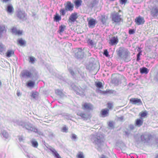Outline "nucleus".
<instances>
[{
    "label": "nucleus",
    "mask_w": 158,
    "mask_h": 158,
    "mask_svg": "<svg viewBox=\"0 0 158 158\" xmlns=\"http://www.w3.org/2000/svg\"><path fill=\"white\" fill-rule=\"evenodd\" d=\"M93 143L96 145L98 148V149L101 148L103 145L104 141L103 136L99 134H98L96 135L93 136L92 138Z\"/></svg>",
    "instance_id": "f257e3e1"
},
{
    "label": "nucleus",
    "mask_w": 158,
    "mask_h": 158,
    "mask_svg": "<svg viewBox=\"0 0 158 158\" xmlns=\"http://www.w3.org/2000/svg\"><path fill=\"white\" fill-rule=\"evenodd\" d=\"M18 124L21 126L23 128L27 130L28 132L37 131V129L35 126L28 122L20 121L19 122Z\"/></svg>",
    "instance_id": "f03ea898"
},
{
    "label": "nucleus",
    "mask_w": 158,
    "mask_h": 158,
    "mask_svg": "<svg viewBox=\"0 0 158 158\" xmlns=\"http://www.w3.org/2000/svg\"><path fill=\"white\" fill-rule=\"evenodd\" d=\"M129 52L126 48L120 47L117 51L118 55L121 58L124 59L127 62L130 60L128 59Z\"/></svg>",
    "instance_id": "7ed1b4c3"
},
{
    "label": "nucleus",
    "mask_w": 158,
    "mask_h": 158,
    "mask_svg": "<svg viewBox=\"0 0 158 158\" xmlns=\"http://www.w3.org/2000/svg\"><path fill=\"white\" fill-rule=\"evenodd\" d=\"M112 20L113 23H118L122 21L123 19L121 15L118 13H116L112 14Z\"/></svg>",
    "instance_id": "20e7f679"
},
{
    "label": "nucleus",
    "mask_w": 158,
    "mask_h": 158,
    "mask_svg": "<svg viewBox=\"0 0 158 158\" xmlns=\"http://www.w3.org/2000/svg\"><path fill=\"white\" fill-rule=\"evenodd\" d=\"M150 136L148 135H143L140 137V140H137V142L138 143H139L142 142L144 143L147 142L150 140Z\"/></svg>",
    "instance_id": "39448f33"
},
{
    "label": "nucleus",
    "mask_w": 158,
    "mask_h": 158,
    "mask_svg": "<svg viewBox=\"0 0 158 158\" xmlns=\"http://www.w3.org/2000/svg\"><path fill=\"white\" fill-rule=\"evenodd\" d=\"M32 74L29 71L24 70L21 72L20 74V77L22 78L31 77Z\"/></svg>",
    "instance_id": "423d86ee"
},
{
    "label": "nucleus",
    "mask_w": 158,
    "mask_h": 158,
    "mask_svg": "<svg viewBox=\"0 0 158 158\" xmlns=\"http://www.w3.org/2000/svg\"><path fill=\"white\" fill-rule=\"evenodd\" d=\"M65 8L67 11H72L73 10L74 5L70 2L68 1L64 4Z\"/></svg>",
    "instance_id": "0eeeda50"
},
{
    "label": "nucleus",
    "mask_w": 158,
    "mask_h": 158,
    "mask_svg": "<svg viewBox=\"0 0 158 158\" xmlns=\"http://www.w3.org/2000/svg\"><path fill=\"white\" fill-rule=\"evenodd\" d=\"M82 108L84 110H92L94 109L93 106L90 103H85L82 105Z\"/></svg>",
    "instance_id": "6e6552de"
},
{
    "label": "nucleus",
    "mask_w": 158,
    "mask_h": 158,
    "mask_svg": "<svg viewBox=\"0 0 158 158\" xmlns=\"http://www.w3.org/2000/svg\"><path fill=\"white\" fill-rule=\"evenodd\" d=\"M130 102L132 104L137 105H141L142 104L141 99L137 98H131L130 100Z\"/></svg>",
    "instance_id": "1a4fd4ad"
},
{
    "label": "nucleus",
    "mask_w": 158,
    "mask_h": 158,
    "mask_svg": "<svg viewBox=\"0 0 158 158\" xmlns=\"http://www.w3.org/2000/svg\"><path fill=\"white\" fill-rule=\"evenodd\" d=\"M151 15L154 18H156L158 15V8L155 6L151 9Z\"/></svg>",
    "instance_id": "9d476101"
},
{
    "label": "nucleus",
    "mask_w": 158,
    "mask_h": 158,
    "mask_svg": "<svg viewBox=\"0 0 158 158\" xmlns=\"http://www.w3.org/2000/svg\"><path fill=\"white\" fill-rule=\"evenodd\" d=\"M120 77H122L124 78L123 76L117 75L115 77L113 78L112 80V83L116 85H118L120 82Z\"/></svg>",
    "instance_id": "9b49d317"
},
{
    "label": "nucleus",
    "mask_w": 158,
    "mask_h": 158,
    "mask_svg": "<svg viewBox=\"0 0 158 158\" xmlns=\"http://www.w3.org/2000/svg\"><path fill=\"white\" fill-rule=\"evenodd\" d=\"M88 21V25L89 27L93 28L95 26L96 24L97 23L96 20L92 18L89 19H87Z\"/></svg>",
    "instance_id": "f8f14e48"
},
{
    "label": "nucleus",
    "mask_w": 158,
    "mask_h": 158,
    "mask_svg": "<svg viewBox=\"0 0 158 158\" xmlns=\"http://www.w3.org/2000/svg\"><path fill=\"white\" fill-rule=\"evenodd\" d=\"M26 15L24 11H21L20 10H19L17 14V17L20 19H24L25 18Z\"/></svg>",
    "instance_id": "ddd939ff"
},
{
    "label": "nucleus",
    "mask_w": 158,
    "mask_h": 158,
    "mask_svg": "<svg viewBox=\"0 0 158 158\" xmlns=\"http://www.w3.org/2000/svg\"><path fill=\"white\" fill-rule=\"evenodd\" d=\"M78 17L77 14L76 13H72L70 16L68 21L69 23H71L74 22Z\"/></svg>",
    "instance_id": "4468645a"
},
{
    "label": "nucleus",
    "mask_w": 158,
    "mask_h": 158,
    "mask_svg": "<svg viewBox=\"0 0 158 158\" xmlns=\"http://www.w3.org/2000/svg\"><path fill=\"white\" fill-rule=\"evenodd\" d=\"M84 56L83 51L81 49H78L75 53V56L77 58H82Z\"/></svg>",
    "instance_id": "2eb2a0df"
},
{
    "label": "nucleus",
    "mask_w": 158,
    "mask_h": 158,
    "mask_svg": "<svg viewBox=\"0 0 158 158\" xmlns=\"http://www.w3.org/2000/svg\"><path fill=\"white\" fill-rule=\"evenodd\" d=\"M6 10L8 13L11 15L14 12V9L11 4H8L7 5Z\"/></svg>",
    "instance_id": "dca6fc26"
},
{
    "label": "nucleus",
    "mask_w": 158,
    "mask_h": 158,
    "mask_svg": "<svg viewBox=\"0 0 158 158\" xmlns=\"http://www.w3.org/2000/svg\"><path fill=\"white\" fill-rule=\"evenodd\" d=\"M144 22L143 18L140 16L136 18L135 19V22L138 25L143 24Z\"/></svg>",
    "instance_id": "f3484780"
},
{
    "label": "nucleus",
    "mask_w": 158,
    "mask_h": 158,
    "mask_svg": "<svg viewBox=\"0 0 158 158\" xmlns=\"http://www.w3.org/2000/svg\"><path fill=\"white\" fill-rule=\"evenodd\" d=\"M35 84V81L29 80L26 82V85L28 88L32 89L34 87Z\"/></svg>",
    "instance_id": "a211bd4d"
},
{
    "label": "nucleus",
    "mask_w": 158,
    "mask_h": 158,
    "mask_svg": "<svg viewBox=\"0 0 158 158\" xmlns=\"http://www.w3.org/2000/svg\"><path fill=\"white\" fill-rule=\"evenodd\" d=\"M12 32L15 35H22L23 33L22 30L17 29L15 27L13 28L12 30Z\"/></svg>",
    "instance_id": "6ab92c4d"
},
{
    "label": "nucleus",
    "mask_w": 158,
    "mask_h": 158,
    "mask_svg": "<svg viewBox=\"0 0 158 158\" xmlns=\"http://www.w3.org/2000/svg\"><path fill=\"white\" fill-rule=\"evenodd\" d=\"M118 42V39L117 37H114L110 40L109 43L112 45L117 44Z\"/></svg>",
    "instance_id": "aec40b11"
},
{
    "label": "nucleus",
    "mask_w": 158,
    "mask_h": 158,
    "mask_svg": "<svg viewBox=\"0 0 158 158\" xmlns=\"http://www.w3.org/2000/svg\"><path fill=\"white\" fill-rule=\"evenodd\" d=\"M73 2L75 5V7L78 9L81 5L82 1V0H74Z\"/></svg>",
    "instance_id": "412c9836"
},
{
    "label": "nucleus",
    "mask_w": 158,
    "mask_h": 158,
    "mask_svg": "<svg viewBox=\"0 0 158 158\" xmlns=\"http://www.w3.org/2000/svg\"><path fill=\"white\" fill-rule=\"evenodd\" d=\"M77 114L81 116L84 120H87L89 116V114H84L83 113L78 112L77 113Z\"/></svg>",
    "instance_id": "4be33fe9"
},
{
    "label": "nucleus",
    "mask_w": 158,
    "mask_h": 158,
    "mask_svg": "<svg viewBox=\"0 0 158 158\" xmlns=\"http://www.w3.org/2000/svg\"><path fill=\"white\" fill-rule=\"evenodd\" d=\"M6 29L4 26H0V38L3 36V35L6 33Z\"/></svg>",
    "instance_id": "5701e85b"
},
{
    "label": "nucleus",
    "mask_w": 158,
    "mask_h": 158,
    "mask_svg": "<svg viewBox=\"0 0 158 158\" xmlns=\"http://www.w3.org/2000/svg\"><path fill=\"white\" fill-rule=\"evenodd\" d=\"M76 91V94H79L80 95H84V90L81 89H80L79 88L76 87L75 86V88L74 89Z\"/></svg>",
    "instance_id": "b1692460"
},
{
    "label": "nucleus",
    "mask_w": 158,
    "mask_h": 158,
    "mask_svg": "<svg viewBox=\"0 0 158 158\" xmlns=\"http://www.w3.org/2000/svg\"><path fill=\"white\" fill-rule=\"evenodd\" d=\"M97 4L96 0H88V5L90 7H93Z\"/></svg>",
    "instance_id": "393cba45"
},
{
    "label": "nucleus",
    "mask_w": 158,
    "mask_h": 158,
    "mask_svg": "<svg viewBox=\"0 0 158 158\" xmlns=\"http://www.w3.org/2000/svg\"><path fill=\"white\" fill-rule=\"evenodd\" d=\"M86 68L90 71L96 69V66L92 63H90L87 66Z\"/></svg>",
    "instance_id": "a878e982"
},
{
    "label": "nucleus",
    "mask_w": 158,
    "mask_h": 158,
    "mask_svg": "<svg viewBox=\"0 0 158 158\" xmlns=\"http://www.w3.org/2000/svg\"><path fill=\"white\" fill-rule=\"evenodd\" d=\"M50 151L52 152L53 155L57 158H61L59 155L56 152V150L52 148L50 149Z\"/></svg>",
    "instance_id": "bb28decb"
},
{
    "label": "nucleus",
    "mask_w": 158,
    "mask_h": 158,
    "mask_svg": "<svg viewBox=\"0 0 158 158\" xmlns=\"http://www.w3.org/2000/svg\"><path fill=\"white\" fill-rule=\"evenodd\" d=\"M140 73H141L147 74L148 73L149 70L147 68L145 67H143L140 69Z\"/></svg>",
    "instance_id": "cd10ccee"
},
{
    "label": "nucleus",
    "mask_w": 158,
    "mask_h": 158,
    "mask_svg": "<svg viewBox=\"0 0 158 158\" xmlns=\"http://www.w3.org/2000/svg\"><path fill=\"white\" fill-rule=\"evenodd\" d=\"M54 19L56 22H58L61 19V17L60 16H59V14L56 13V15L54 16Z\"/></svg>",
    "instance_id": "c85d7f7f"
},
{
    "label": "nucleus",
    "mask_w": 158,
    "mask_h": 158,
    "mask_svg": "<svg viewBox=\"0 0 158 158\" xmlns=\"http://www.w3.org/2000/svg\"><path fill=\"white\" fill-rule=\"evenodd\" d=\"M14 52L12 50H8L6 52V55L7 57H9L14 55Z\"/></svg>",
    "instance_id": "c756f323"
},
{
    "label": "nucleus",
    "mask_w": 158,
    "mask_h": 158,
    "mask_svg": "<svg viewBox=\"0 0 158 158\" xmlns=\"http://www.w3.org/2000/svg\"><path fill=\"white\" fill-rule=\"evenodd\" d=\"M143 123V121L141 120L138 119L136 120V125L138 127L141 126Z\"/></svg>",
    "instance_id": "7c9ffc66"
},
{
    "label": "nucleus",
    "mask_w": 158,
    "mask_h": 158,
    "mask_svg": "<svg viewBox=\"0 0 158 158\" xmlns=\"http://www.w3.org/2000/svg\"><path fill=\"white\" fill-rule=\"evenodd\" d=\"M1 134L6 139L9 138V135L8 133L5 130H2L1 131Z\"/></svg>",
    "instance_id": "2f4dec72"
},
{
    "label": "nucleus",
    "mask_w": 158,
    "mask_h": 158,
    "mask_svg": "<svg viewBox=\"0 0 158 158\" xmlns=\"http://www.w3.org/2000/svg\"><path fill=\"white\" fill-rule=\"evenodd\" d=\"M31 143L33 147L35 148H37L38 146V143L37 141L34 139H33L31 140Z\"/></svg>",
    "instance_id": "473e14b6"
},
{
    "label": "nucleus",
    "mask_w": 158,
    "mask_h": 158,
    "mask_svg": "<svg viewBox=\"0 0 158 158\" xmlns=\"http://www.w3.org/2000/svg\"><path fill=\"white\" fill-rule=\"evenodd\" d=\"M31 94V96L34 99H36L38 96V93L37 92H32Z\"/></svg>",
    "instance_id": "72a5a7b5"
},
{
    "label": "nucleus",
    "mask_w": 158,
    "mask_h": 158,
    "mask_svg": "<svg viewBox=\"0 0 158 158\" xmlns=\"http://www.w3.org/2000/svg\"><path fill=\"white\" fill-rule=\"evenodd\" d=\"M95 85L98 88H102L103 87L102 83L100 81L96 82Z\"/></svg>",
    "instance_id": "f704fd0d"
},
{
    "label": "nucleus",
    "mask_w": 158,
    "mask_h": 158,
    "mask_svg": "<svg viewBox=\"0 0 158 158\" xmlns=\"http://www.w3.org/2000/svg\"><path fill=\"white\" fill-rule=\"evenodd\" d=\"M107 19V17L106 16H102L101 20L102 24H105Z\"/></svg>",
    "instance_id": "c9c22d12"
},
{
    "label": "nucleus",
    "mask_w": 158,
    "mask_h": 158,
    "mask_svg": "<svg viewBox=\"0 0 158 158\" xmlns=\"http://www.w3.org/2000/svg\"><path fill=\"white\" fill-rule=\"evenodd\" d=\"M108 110H102L101 111V114L103 117H105L106 116V114L108 113Z\"/></svg>",
    "instance_id": "e433bc0d"
},
{
    "label": "nucleus",
    "mask_w": 158,
    "mask_h": 158,
    "mask_svg": "<svg viewBox=\"0 0 158 158\" xmlns=\"http://www.w3.org/2000/svg\"><path fill=\"white\" fill-rule=\"evenodd\" d=\"M18 42L19 44H20V45L22 46L26 42L25 40H22V39H19L18 41Z\"/></svg>",
    "instance_id": "4c0bfd02"
},
{
    "label": "nucleus",
    "mask_w": 158,
    "mask_h": 158,
    "mask_svg": "<svg viewBox=\"0 0 158 158\" xmlns=\"http://www.w3.org/2000/svg\"><path fill=\"white\" fill-rule=\"evenodd\" d=\"M67 11V10L65 9H61L60 10V14L63 16H64L66 13V12Z\"/></svg>",
    "instance_id": "58836bf2"
},
{
    "label": "nucleus",
    "mask_w": 158,
    "mask_h": 158,
    "mask_svg": "<svg viewBox=\"0 0 158 158\" xmlns=\"http://www.w3.org/2000/svg\"><path fill=\"white\" fill-rule=\"evenodd\" d=\"M65 26L64 25H61L59 27V30L60 32H63L65 28Z\"/></svg>",
    "instance_id": "ea45409f"
},
{
    "label": "nucleus",
    "mask_w": 158,
    "mask_h": 158,
    "mask_svg": "<svg viewBox=\"0 0 158 158\" xmlns=\"http://www.w3.org/2000/svg\"><path fill=\"white\" fill-rule=\"evenodd\" d=\"M29 62L32 64H34L35 60V58L33 56H30L29 57Z\"/></svg>",
    "instance_id": "a19ab883"
},
{
    "label": "nucleus",
    "mask_w": 158,
    "mask_h": 158,
    "mask_svg": "<svg viewBox=\"0 0 158 158\" xmlns=\"http://www.w3.org/2000/svg\"><path fill=\"white\" fill-rule=\"evenodd\" d=\"M5 46L2 43H0V52H3L5 49Z\"/></svg>",
    "instance_id": "79ce46f5"
},
{
    "label": "nucleus",
    "mask_w": 158,
    "mask_h": 158,
    "mask_svg": "<svg viewBox=\"0 0 158 158\" xmlns=\"http://www.w3.org/2000/svg\"><path fill=\"white\" fill-rule=\"evenodd\" d=\"M77 157L78 158H84L83 153L81 152H79L77 155Z\"/></svg>",
    "instance_id": "37998d69"
},
{
    "label": "nucleus",
    "mask_w": 158,
    "mask_h": 158,
    "mask_svg": "<svg viewBox=\"0 0 158 158\" xmlns=\"http://www.w3.org/2000/svg\"><path fill=\"white\" fill-rule=\"evenodd\" d=\"M68 131V128L65 126L63 127L61 131L63 132H67Z\"/></svg>",
    "instance_id": "c03bdc74"
},
{
    "label": "nucleus",
    "mask_w": 158,
    "mask_h": 158,
    "mask_svg": "<svg viewBox=\"0 0 158 158\" xmlns=\"http://www.w3.org/2000/svg\"><path fill=\"white\" fill-rule=\"evenodd\" d=\"M88 43L92 46H94L95 45V43L94 41L92 40H89L88 41Z\"/></svg>",
    "instance_id": "a18cd8bd"
},
{
    "label": "nucleus",
    "mask_w": 158,
    "mask_h": 158,
    "mask_svg": "<svg viewBox=\"0 0 158 158\" xmlns=\"http://www.w3.org/2000/svg\"><path fill=\"white\" fill-rule=\"evenodd\" d=\"M135 33V30L133 29H130L129 30V33L130 34H133Z\"/></svg>",
    "instance_id": "49530a36"
},
{
    "label": "nucleus",
    "mask_w": 158,
    "mask_h": 158,
    "mask_svg": "<svg viewBox=\"0 0 158 158\" xmlns=\"http://www.w3.org/2000/svg\"><path fill=\"white\" fill-rule=\"evenodd\" d=\"M55 92H56V93L57 94L59 95H61L62 94V91L59 89L56 90Z\"/></svg>",
    "instance_id": "de8ad7c7"
},
{
    "label": "nucleus",
    "mask_w": 158,
    "mask_h": 158,
    "mask_svg": "<svg viewBox=\"0 0 158 158\" xmlns=\"http://www.w3.org/2000/svg\"><path fill=\"white\" fill-rule=\"evenodd\" d=\"M77 138V135L75 134H72V137L71 138L74 140H75V139H76Z\"/></svg>",
    "instance_id": "09e8293b"
},
{
    "label": "nucleus",
    "mask_w": 158,
    "mask_h": 158,
    "mask_svg": "<svg viewBox=\"0 0 158 158\" xmlns=\"http://www.w3.org/2000/svg\"><path fill=\"white\" fill-rule=\"evenodd\" d=\"M147 113L146 111L143 112L141 113L140 114V116L142 117H144L146 116Z\"/></svg>",
    "instance_id": "8fccbe9b"
},
{
    "label": "nucleus",
    "mask_w": 158,
    "mask_h": 158,
    "mask_svg": "<svg viewBox=\"0 0 158 158\" xmlns=\"http://www.w3.org/2000/svg\"><path fill=\"white\" fill-rule=\"evenodd\" d=\"M103 54L107 57L109 55L108 52L107 50H105Z\"/></svg>",
    "instance_id": "3c124183"
},
{
    "label": "nucleus",
    "mask_w": 158,
    "mask_h": 158,
    "mask_svg": "<svg viewBox=\"0 0 158 158\" xmlns=\"http://www.w3.org/2000/svg\"><path fill=\"white\" fill-rule=\"evenodd\" d=\"M141 54V52H139L137 55V60L139 61V60L140 59V56Z\"/></svg>",
    "instance_id": "603ef678"
},
{
    "label": "nucleus",
    "mask_w": 158,
    "mask_h": 158,
    "mask_svg": "<svg viewBox=\"0 0 158 158\" xmlns=\"http://www.w3.org/2000/svg\"><path fill=\"white\" fill-rule=\"evenodd\" d=\"M129 128L131 130H132L134 129V126L133 125L130 124L128 126Z\"/></svg>",
    "instance_id": "864d4df0"
},
{
    "label": "nucleus",
    "mask_w": 158,
    "mask_h": 158,
    "mask_svg": "<svg viewBox=\"0 0 158 158\" xmlns=\"http://www.w3.org/2000/svg\"><path fill=\"white\" fill-rule=\"evenodd\" d=\"M154 79L158 81V72L157 73L154 77Z\"/></svg>",
    "instance_id": "5fc2aeb1"
},
{
    "label": "nucleus",
    "mask_w": 158,
    "mask_h": 158,
    "mask_svg": "<svg viewBox=\"0 0 158 158\" xmlns=\"http://www.w3.org/2000/svg\"><path fill=\"white\" fill-rule=\"evenodd\" d=\"M19 139L20 141H22L23 140V137L22 136H19Z\"/></svg>",
    "instance_id": "6e6d98bb"
},
{
    "label": "nucleus",
    "mask_w": 158,
    "mask_h": 158,
    "mask_svg": "<svg viewBox=\"0 0 158 158\" xmlns=\"http://www.w3.org/2000/svg\"><path fill=\"white\" fill-rule=\"evenodd\" d=\"M127 0H120V3L122 4H125Z\"/></svg>",
    "instance_id": "4d7b16f0"
},
{
    "label": "nucleus",
    "mask_w": 158,
    "mask_h": 158,
    "mask_svg": "<svg viewBox=\"0 0 158 158\" xmlns=\"http://www.w3.org/2000/svg\"><path fill=\"white\" fill-rule=\"evenodd\" d=\"M108 107L110 109L112 107V105L111 103H108Z\"/></svg>",
    "instance_id": "13d9d810"
},
{
    "label": "nucleus",
    "mask_w": 158,
    "mask_h": 158,
    "mask_svg": "<svg viewBox=\"0 0 158 158\" xmlns=\"http://www.w3.org/2000/svg\"><path fill=\"white\" fill-rule=\"evenodd\" d=\"M69 70L71 75H73L74 73V72L71 69H69Z\"/></svg>",
    "instance_id": "bf43d9fd"
},
{
    "label": "nucleus",
    "mask_w": 158,
    "mask_h": 158,
    "mask_svg": "<svg viewBox=\"0 0 158 158\" xmlns=\"http://www.w3.org/2000/svg\"><path fill=\"white\" fill-rule=\"evenodd\" d=\"M35 132L36 133H38L40 135H43V133L41 132L40 131H38V130H37V132Z\"/></svg>",
    "instance_id": "052dcab7"
},
{
    "label": "nucleus",
    "mask_w": 158,
    "mask_h": 158,
    "mask_svg": "<svg viewBox=\"0 0 158 158\" xmlns=\"http://www.w3.org/2000/svg\"><path fill=\"white\" fill-rule=\"evenodd\" d=\"M109 126L110 127H113L112 123V122H110L109 123Z\"/></svg>",
    "instance_id": "680f3d73"
},
{
    "label": "nucleus",
    "mask_w": 158,
    "mask_h": 158,
    "mask_svg": "<svg viewBox=\"0 0 158 158\" xmlns=\"http://www.w3.org/2000/svg\"><path fill=\"white\" fill-rule=\"evenodd\" d=\"M27 156L29 158H33V156L31 154L28 155Z\"/></svg>",
    "instance_id": "e2e57ef3"
},
{
    "label": "nucleus",
    "mask_w": 158,
    "mask_h": 158,
    "mask_svg": "<svg viewBox=\"0 0 158 158\" xmlns=\"http://www.w3.org/2000/svg\"><path fill=\"white\" fill-rule=\"evenodd\" d=\"M123 77H124V78H123L122 77H120V81L121 80H123L124 81H125L126 80V79H125V77L124 76H123Z\"/></svg>",
    "instance_id": "0e129e2a"
},
{
    "label": "nucleus",
    "mask_w": 158,
    "mask_h": 158,
    "mask_svg": "<svg viewBox=\"0 0 158 158\" xmlns=\"http://www.w3.org/2000/svg\"><path fill=\"white\" fill-rule=\"evenodd\" d=\"M100 158H108L107 157L104 155H102Z\"/></svg>",
    "instance_id": "69168bd1"
},
{
    "label": "nucleus",
    "mask_w": 158,
    "mask_h": 158,
    "mask_svg": "<svg viewBox=\"0 0 158 158\" xmlns=\"http://www.w3.org/2000/svg\"><path fill=\"white\" fill-rule=\"evenodd\" d=\"M118 119L121 121H122L123 119V116H121V117H119L118 118Z\"/></svg>",
    "instance_id": "338daca9"
},
{
    "label": "nucleus",
    "mask_w": 158,
    "mask_h": 158,
    "mask_svg": "<svg viewBox=\"0 0 158 158\" xmlns=\"http://www.w3.org/2000/svg\"><path fill=\"white\" fill-rule=\"evenodd\" d=\"M17 95L18 96H19L20 95H21L20 94V92H17Z\"/></svg>",
    "instance_id": "774afa93"
}]
</instances>
